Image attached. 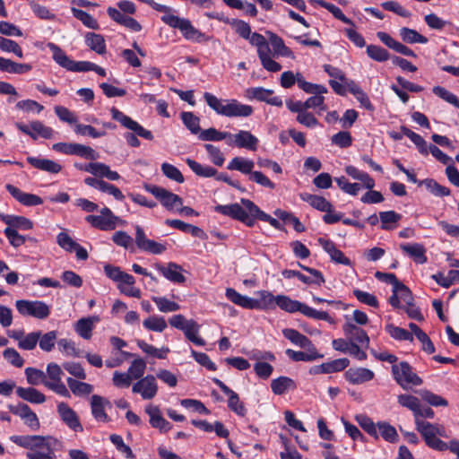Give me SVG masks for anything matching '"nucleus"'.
Returning a JSON list of instances; mask_svg holds the SVG:
<instances>
[{"instance_id":"nucleus-1","label":"nucleus","mask_w":459,"mask_h":459,"mask_svg":"<svg viewBox=\"0 0 459 459\" xmlns=\"http://www.w3.org/2000/svg\"><path fill=\"white\" fill-rule=\"evenodd\" d=\"M10 440L15 445L30 450L26 454L27 459H53L55 452L52 447L56 443V439L50 436L14 435Z\"/></svg>"},{"instance_id":"nucleus-2","label":"nucleus","mask_w":459,"mask_h":459,"mask_svg":"<svg viewBox=\"0 0 459 459\" xmlns=\"http://www.w3.org/2000/svg\"><path fill=\"white\" fill-rule=\"evenodd\" d=\"M204 99L207 105L218 115L228 117H247L254 109L250 105L242 104L238 100H221L210 92H204Z\"/></svg>"},{"instance_id":"nucleus-3","label":"nucleus","mask_w":459,"mask_h":459,"mask_svg":"<svg viewBox=\"0 0 459 459\" xmlns=\"http://www.w3.org/2000/svg\"><path fill=\"white\" fill-rule=\"evenodd\" d=\"M110 114L114 120L117 121L123 127L132 131L133 133H126L124 134L126 143L131 147H139L140 141L137 136L143 137L146 140H152L153 134L151 131L143 127L139 123L133 120L130 117L124 114L122 111L115 107L110 108Z\"/></svg>"},{"instance_id":"nucleus-4","label":"nucleus","mask_w":459,"mask_h":459,"mask_svg":"<svg viewBox=\"0 0 459 459\" xmlns=\"http://www.w3.org/2000/svg\"><path fill=\"white\" fill-rule=\"evenodd\" d=\"M225 295L232 303L247 309H271L274 308L276 306V296H273L267 290L259 291L258 299H254L247 296L241 295L232 288H228Z\"/></svg>"},{"instance_id":"nucleus-5","label":"nucleus","mask_w":459,"mask_h":459,"mask_svg":"<svg viewBox=\"0 0 459 459\" xmlns=\"http://www.w3.org/2000/svg\"><path fill=\"white\" fill-rule=\"evenodd\" d=\"M416 429L421 435L425 444L431 449L443 452L447 450V444L438 437H446V431L443 425L434 424L423 420H417Z\"/></svg>"},{"instance_id":"nucleus-6","label":"nucleus","mask_w":459,"mask_h":459,"mask_svg":"<svg viewBox=\"0 0 459 459\" xmlns=\"http://www.w3.org/2000/svg\"><path fill=\"white\" fill-rule=\"evenodd\" d=\"M49 49L53 52V59L63 68L71 72L94 71L100 76H106L104 68L90 61H74L58 46L48 43Z\"/></svg>"},{"instance_id":"nucleus-7","label":"nucleus","mask_w":459,"mask_h":459,"mask_svg":"<svg viewBox=\"0 0 459 459\" xmlns=\"http://www.w3.org/2000/svg\"><path fill=\"white\" fill-rule=\"evenodd\" d=\"M276 306L286 312H300L302 315L307 317L317 320L330 321L331 319L327 312L317 311L315 308L310 307L298 300L291 299L290 297L285 295L276 296Z\"/></svg>"},{"instance_id":"nucleus-8","label":"nucleus","mask_w":459,"mask_h":459,"mask_svg":"<svg viewBox=\"0 0 459 459\" xmlns=\"http://www.w3.org/2000/svg\"><path fill=\"white\" fill-rule=\"evenodd\" d=\"M392 375L395 382L404 390L422 385V378L418 376L407 361H401L392 366Z\"/></svg>"},{"instance_id":"nucleus-9","label":"nucleus","mask_w":459,"mask_h":459,"mask_svg":"<svg viewBox=\"0 0 459 459\" xmlns=\"http://www.w3.org/2000/svg\"><path fill=\"white\" fill-rule=\"evenodd\" d=\"M161 21L172 28L178 29L188 40L200 41L204 38V34L195 29L187 19L174 14H164Z\"/></svg>"},{"instance_id":"nucleus-10","label":"nucleus","mask_w":459,"mask_h":459,"mask_svg":"<svg viewBox=\"0 0 459 459\" xmlns=\"http://www.w3.org/2000/svg\"><path fill=\"white\" fill-rule=\"evenodd\" d=\"M17 311L23 316L45 319L50 314L49 306L41 300L20 299L15 302Z\"/></svg>"},{"instance_id":"nucleus-11","label":"nucleus","mask_w":459,"mask_h":459,"mask_svg":"<svg viewBox=\"0 0 459 459\" xmlns=\"http://www.w3.org/2000/svg\"><path fill=\"white\" fill-rule=\"evenodd\" d=\"M46 375L48 382H46V387L56 394L64 396L70 397V392L65 385L62 381L64 375L62 368L56 363L51 362L47 366Z\"/></svg>"},{"instance_id":"nucleus-12","label":"nucleus","mask_w":459,"mask_h":459,"mask_svg":"<svg viewBox=\"0 0 459 459\" xmlns=\"http://www.w3.org/2000/svg\"><path fill=\"white\" fill-rule=\"evenodd\" d=\"M144 189L154 195L168 211H176L183 204V199L179 195L163 187L146 184Z\"/></svg>"},{"instance_id":"nucleus-13","label":"nucleus","mask_w":459,"mask_h":459,"mask_svg":"<svg viewBox=\"0 0 459 459\" xmlns=\"http://www.w3.org/2000/svg\"><path fill=\"white\" fill-rule=\"evenodd\" d=\"M214 211L234 220H238L248 227L254 226L255 219H257L252 216L243 204L241 206L237 203L227 205L219 204L214 207Z\"/></svg>"},{"instance_id":"nucleus-14","label":"nucleus","mask_w":459,"mask_h":459,"mask_svg":"<svg viewBox=\"0 0 459 459\" xmlns=\"http://www.w3.org/2000/svg\"><path fill=\"white\" fill-rule=\"evenodd\" d=\"M53 150L66 154L76 155L84 159L96 160L98 155L90 146L76 143H57L53 144Z\"/></svg>"},{"instance_id":"nucleus-15","label":"nucleus","mask_w":459,"mask_h":459,"mask_svg":"<svg viewBox=\"0 0 459 459\" xmlns=\"http://www.w3.org/2000/svg\"><path fill=\"white\" fill-rule=\"evenodd\" d=\"M158 383L153 375H147L132 385V392L139 394L143 400H152L158 394Z\"/></svg>"},{"instance_id":"nucleus-16","label":"nucleus","mask_w":459,"mask_h":459,"mask_svg":"<svg viewBox=\"0 0 459 459\" xmlns=\"http://www.w3.org/2000/svg\"><path fill=\"white\" fill-rule=\"evenodd\" d=\"M259 143L258 138L247 130H239L237 134L230 133L227 138V144L236 146L240 149H247L255 152L257 150Z\"/></svg>"},{"instance_id":"nucleus-17","label":"nucleus","mask_w":459,"mask_h":459,"mask_svg":"<svg viewBox=\"0 0 459 459\" xmlns=\"http://www.w3.org/2000/svg\"><path fill=\"white\" fill-rule=\"evenodd\" d=\"M8 409L10 412L21 418L30 429L36 431L40 428V422L37 414L28 404L19 403L15 405H9Z\"/></svg>"},{"instance_id":"nucleus-18","label":"nucleus","mask_w":459,"mask_h":459,"mask_svg":"<svg viewBox=\"0 0 459 459\" xmlns=\"http://www.w3.org/2000/svg\"><path fill=\"white\" fill-rule=\"evenodd\" d=\"M298 264L303 270L309 273L312 275V277H308V276L301 273L299 271L289 270V269H285L281 272L282 276L286 279L297 277L299 281H301L302 282H304L305 284H307V285L316 284L317 286H320L323 283H325V280L320 271L311 268V267L305 266V265L301 264L300 263H298Z\"/></svg>"},{"instance_id":"nucleus-19","label":"nucleus","mask_w":459,"mask_h":459,"mask_svg":"<svg viewBox=\"0 0 459 459\" xmlns=\"http://www.w3.org/2000/svg\"><path fill=\"white\" fill-rule=\"evenodd\" d=\"M135 244L137 247L144 252L153 255H160L167 250L164 244L147 238L143 230L140 226H135Z\"/></svg>"},{"instance_id":"nucleus-20","label":"nucleus","mask_w":459,"mask_h":459,"mask_svg":"<svg viewBox=\"0 0 459 459\" xmlns=\"http://www.w3.org/2000/svg\"><path fill=\"white\" fill-rule=\"evenodd\" d=\"M7 334L18 342V347L22 350L31 351L35 349L40 337V331L31 332L28 334L23 330L8 331Z\"/></svg>"},{"instance_id":"nucleus-21","label":"nucleus","mask_w":459,"mask_h":459,"mask_svg":"<svg viewBox=\"0 0 459 459\" xmlns=\"http://www.w3.org/2000/svg\"><path fill=\"white\" fill-rule=\"evenodd\" d=\"M273 90L263 87L249 88L246 91V96L248 99H255L272 106L281 107L283 105L282 100L278 96H273Z\"/></svg>"},{"instance_id":"nucleus-22","label":"nucleus","mask_w":459,"mask_h":459,"mask_svg":"<svg viewBox=\"0 0 459 459\" xmlns=\"http://www.w3.org/2000/svg\"><path fill=\"white\" fill-rule=\"evenodd\" d=\"M213 382L229 397V408L238 415L242 417L245 416L247 413V409L244 403L239 400L238 394L228 387L221 380L218 378H214Z\"/></svg>"},{"instance_id":"nucleus-23","label":"nucleus","mask_w":459,"mask_h":459,"mask_svg":"<svg viewBox=\"0 0 459 459\" xmlns=\"http://www.w3.org/2000/svg\"><path fill=\"white\" fill-rule=\"evenodd\" d=\"M350 364L346 358L333 359L321 365L313 366L309 368L310 375L330 374L344 370Z\"/></svg>"},{"instance_id":"nucleus-24","label":"nucleus","mask_w":459,"mask_h":459,"mask_svg":"<svg viewBox=\"0 0 459 459\" xmlns=\"http://www.w3.org/2000/svg\"><path fill=\"white\" fill-rule=\"evenodd\" d=\"M155 268L169 281L174 283H184L186 277L183 275V268L173 262L168 263L166 265L156 264Z\"/></svg>"},{"instance_id":"nucleus-25","label":"nucleus","mask_w":459,"mask_h":459,"mask_svg":"<svg viewBox=\"0 0 459 459\" xmlns=\"http://www.w3.org/2000/svg\"><path fill=\"white\" fill-rule=\"evenodd\" d=\"M145 412L150 418L149 422L152 428L159 429L163 432H168L171 429V423L163 418L160 409L158 406L149 404L145 407Z\"/></svg>"},{"instance_id":"nucleus-26","label":"nucleus","mask_w":459,"mask_h":459,"mask_svg":"<svg viewBox=\"0 0 459 459\" xmlns=\"http://www.w3.org/2000/svg\"><path fill=\"white\" fill-rule=\"evenodd\" d=\"M5 187L15 200L25 206H36L43 203V200L39 195L24 193L11 184H7Z\"/></svg>"},{"instance_id":"nucleus-27","label":"nucleus","mask_w":459,"mask_h":459,"mask_svg":"<svg viewBox=\"0 0 459 459\" xmlns=\"http://www.w3.org/2000/svg\"><path fill=\"white\" fill-rule=\"evenodd\" d=\"M111 407V404L108 400L106 398L93 394L91 398V409L92 416L98 421L108 422L109 418L105 411L106 407Z\"/></svg>"},{"instance_id":"nucleus-28","label":"nucleus","mask_w":459,"mask_h":459,"mask_svg":"<svg viewBox=\"0 0 459 459\" xmlns=\"http://www.w3.org/2000/svg\"><path fill=\"white\" fill-rule=\"evenodd\" d=\"M57 411L62 420L73 430L82 431V426L73 409H71L65 403H60L57 405Z\"/></svg>"},{"instance_id":"nucleus-29","label":"nucleus","mask_w":459,"mask_h":459,"mask_svg":"<svg viewBox=\"0 0 459 459\" xmlns=\"http://www.w3.org/2000/svg\"><path fill=\"white\" fill-rule=\"evenodd\" d=\"M345 379L353 385H360L371 381L375 374L366 368H349L344 374Z\"/></svg>"},{"instance_id":"nucleus-30","label":"nucleus","mask_w":459,"mask_h":459,"mask_svg":"<svg viewBox=\"0 0 459 459\" xmlns=\"http://www.w3.org/2000/svg\"><path fill=\"white\" fill-rule=\"evenodd\" d=\"M379 40L384 43L386 47L394 49L399 54L404 55L406 56L416 57V54L413 50L402 44L401 42L393 39L389 34L384 31H378L377 33Z\"/></svg>"},{"instance_id":"nucleus-31","label":"nucleus","mask_w":459,"mask_h":459,"mask_svg":"<svg viewBox=\"0 0 459 459\" xmlns=\"http://www.w3.org/2000/svg\"><path fill=\"white\" fill-rule=\"evenodd\" d=\"M318 243L324 250L330 255L331 259L337 264L351 265V260L344 255V254L338 249L334 243L329 239L320 238Z\"/></svg>"},{"instance_id":"nucleus-32","label":"nucleus","mask_w":459,"mask_h":459,"mask_svg":"<svg viewBox=\"0 0 459 459\" xmlns=\"http://www.w3.org/2000/svg\"><path fill=\"white\" fill-rule=\"evenodd\" d=\"M257 55L264 69L273 73L281 71V65L271 57V49L267 41L257 48Z\"/></svg>"},{"instance_id":"nucleus-33","label":"nucleus","mask_w":459,"mask_h":459,"mask_svg":"<svg viewBox=\"0 0 459 459\" xmlns=\"http://www.w3.org/2000/svg\"><path fill=\"white\" fill-rule=\"evenodd\" d=\"M27 161L33 168L51 174H57L62 170V166L48 159L39 157H27Z\"/></svg>"},{"instance_id":"nucleus-34","label":"nucleus","mask_w":459,"mask_h":459,"mask_svg":"<svg viewBox=\"0 0 459 459\" xmlns=\"http://www.w3.org/2000/svg\"><path fill=\"white\" fill-rule=\"evenodd\" d=\"M240 202L241 204H243L248 210L249 213L252 216H255L258 220H261L263 221L268 222L271 226H273L275 229L280 228V222L276 219L273 218L269 214L260 210V208L252 201L242 198Z\"/></svg>"},{"instance_id":"nucleus-35","label":"nucleus","mask_w":459,"mask_h":459,"mask_svg":"<svg viewBox=\"0 0 459 459\" xmlns=\"http://www.w3.org/2000/svg\"><path fill=\"white\" fill-rule=\"evenodd\" d=\"M307 349V351H296L291 349H288L286 351V354L290 359L293 361H313L318 359H322L324 357L323 354L319 353L315 347L314 344L309 345L308 347H303Z\"/></svg>"},{"instance_id":"nucleus-36","label":"nucleus","mask_w":459,"mask_h":459,"mask_svg":"<svg viewBox=\"0 0 459 459\" xmlns=\"http://www.w3.org/2000/svg\"><path fill=\"white\" fill-rule=\"evenodd\" d=\"M85 171L100 178H106L109 180H118L120 178L119 174L117 171H113L109 167L101 162H91L88 167L85 168Z\"/></svg>"},{"instance_id":"nucleus-37","label":"nucleus","mask_w":459,"mask_h":459,"mask_svg":"<svg viewBox=\"0 0 459 459\" xmlns=\"http://www.w3.org/2000/svg\"><path fill=\"white\" fill-rule=\"evenodd\" d=\"M207 16L230 24L235 29L236 32L245 39H249L250 35L252 34L249 24L242 20L233 19L230 21L228 18H223L219 14L213 13H208Z\"/></svg>"},{"instance_id":"nucleus-38","label":"nucleus","mask_w":459,"mask_h":459,"mask_svg":"<svg viewBox=\"0 0 459 459\" xmlns=\"http://www.w3.org/2000/svg\"><path fill=\"white\" fill-rule=\"evenodd\" d=\"M400 248L414 260L417 264H425L427 262L426 248L422 244H401Z\"/></svg>"},{"instance_id":"nucleus-39","label":"nucleus","mask_w":459,"mask_h":459,"mask_svg":"<svg viewBox=\"0 0 459 459\" xmlns=\"http://www.w3.org/2000/svg\"><path fill=\"white\" fill-rule=\"evenodd\" d=\"M32 69L30 64L16 63L11 59L0 57V71L14 74H24Z\"/></svg>"},{"instance_id":"nucleus-40","label":"nucleus","mask_w":459,"mask_h":459,"mask_svg":"<svg viewBox=\"0 0 459 459\" xmlns=\"http://www.w3.org/2000/svg\"><path fill=\"white\" fill-rule=\"evenodd\" d=\"M99 321V317L90 316L79 319L74 325L75 332L83 339L90 340L92 336L94 324Z\"/></svg>"},{"instance_id":"nucleus-41","label":"nucleus","mask_w":459,"mask_h":459,"mask_svg":"<svg viewBox=\"0 0 459 459\" xmlns=\"http://www.w3.org/2000/svg\"><path fill=\"white\" fill-rule=\"evenodd\" d=\"M270 43L273 47V56H284L294 59V54L285 44L283 39L278 35L269 32Z\"/></svg>"},{"instance_id":"nucleus-42","label":"nucleus","mask_w":459,"mask_h":459,"mask_svg":"<svg viewBox=\"0 0 459 459\" xmlns=\"http://www.w3.org/2000/svg\"><path fill=\"white\" fill-rule=\"evenodd\" d=\"M342 329L346 336L351 338L356 342L368 347L369 343V337L363 329L351 323H346Z\"/></svg>"},{"instance_id":"nucleus-43","label":"nucleus","mask_w":459,"mask_h":459,"mask_svg":"<svg viewBox=\"0 0 459 459\" xmlns=\"http://www.w3.org/2000/svg\"><path fill=\"white\" fill-rule=\"evenodd\" d=\"M16 394L20 398L30 403L41 404L46 401L45 394L33 387H18Z\"/></svg>"},{"instance_id":"nucleus-44","label":"nucleus","mask_w":459,"mask_h":459,"mask_svg":"<svg viewBox=\"0 0 459 459\" xmlns=\"http://www.w3.org/2000/svg\"><path fill=\"white\" fill-rule=\"evenodd\" d=\"M299 197L302 201L308 203L313 208L318 211L330 212L332 209V204L323 196L301 193L299 194Z\"/></svg>"},{"instance_id":"nucleus-45","label":"nucleus","mask_w":459,"mask_h":459,"mask_svg":"<svg viewBox=\"0 0 459 459\" xmlns=\"http://www.w3.org/2000/svg\"><path fill=\"white\" fill-rule=\"evenodd\" d=\"M1 220L8 225L7 228H12L17 230V229L28 230L32 229L33 223L29 219L23 216L15 215H0Z\"/></svg>"},{"instance_id":"nucleus-46","label":"nucleus","mask_w":459,"mask_h":459,"mask_svg":"<svg viewBox=\"0 0 459 459\" xmlns=\"http://www.w3.org/2000/svg\"><path fill=\"white\" fill-rule=\"evenodd\" d=\"M104 272L110 280L117 282V284L120 282L130 284L133 281V275L123 272L120 267L106 264L104 266Z\"/></svg>"},{"instance_id":"nucleus-47","label":"nucleus","mask_w":459,"mask_h":459,"mask_svg":"<svg viewBox=\"0 0 459 459\" xmlns=\"http://www.w3.org/2000/svg\"><path fill=\"white\" fill-rule=\"evenodd\" d=\"M136 344L146 355L160 359H166L170 351L168 347L156 348L143 340H137Z\"/></svg>"},{"instance_id":"nucleus-48","label":"nucleus","mask_w":459,"mask_h":459,"mask_svg":"<svg viewBox=\"0 0 459 459\" xmlns=\"http://www.w3.org/2000/svg\"><path fill=\"white\" fill-rule=\"evenodd\" d=\"M379 219L382 230H393L397 227L402 215L394 211L380 212Z\"/></svg>"},{"instance_id":"nucleus-49","label":"nucleus","mask_w":459,"mask_h":459,"mask_svg":"<svg viewBox=\"0 0 459 459\" xmlns=\"http://www.w3.org/2000/svg\"><path fill=\"white\" fill-rule=\"evenodd\" d=\"M254 166L255 163L252 160L235 157L228 164L227 169L230 170H238L243 174H248L250 176L253 172Z\"/></svg>"},{"instance_id":"nucleus-50","label":"nucleus","mask_w":459,"mask_h":459,"mask_svg":"<svg viewBox=\"0 0 459 459\" xmlns=\"http://www.w3.org/2000/svg\"><path fill=\"white\" fill-rule=\"evenodd\" d=\"M272 391L278 395L296 388L295 382L288 377H280L271 382Z\"/></svg>"},{"instance_id":"nucleus-51","label":"nucleus","mask_w":459,"mask_h":459,"mask_svg":"<svg viewBox=\"0 0 459 459\" xmlns=\"http://www.w3.org/2000/svg\"><path fill=\"white\" fill-rule=\"evenodd\" d=\"M86 45L96 53L102 55L106 52V43L102 35L94 32H87L85 35Z\"/></svg>"},{"instance_id":"nucleus-52","label":"nucleus","mask_w":459,"mask_h":459,"mask_svg":"<svg viewBox=\"0 0 459 459\" xmlns=\"http://www.w3.org/2000/svg\"><path fill=\"white\" fill-rule=\"evenodd\" d=\"M200 325L193 319L188 321V324L185 325L182 330L187 340L198 346L205 345V341L198 336Z\"/></svg>"},{"instance_id":"nucleus-53","label":"nucleus","mask_w":459,"mask_h":459,"mask_svg":"<svg viewBox=\"0 0 459 459\" xmlns=\"http://www.w3.org/2000/svg\"><path fill=\"white\" fill-rule=\"evenodd\" d=\"M186 164L191 169V170L195 173L197 176L202 178H212L217 175V170L208 165H202L201 163L187 158L186 160Z\"/></svg>"},{"instance_id":"nucleus-54","label":"nucleus","mask_w":459,"mask_h":459,"mask_svg":"<svg viewBox=\"0 0 459 459\" xmlns=\"http://www.w3.org/2000/svg\"><path fill=\"white\" fill-rule=\"evenodd\" d=\"M66 382L69 388L68 390H70L74 395H88L93 391V386L91 384L78 381L73 377H68Z\"/></svg>"},{"instance_id":"nucleus-55","label":"nucleus","mask_w":459,"mask_h":459,"mask_svg":"<svg viewBox=\"0 0 459 459\" xmlns=\"http://www.w3.org/2000/svg\"><path fill=\"white\" fill-rule=\"evenodd\" d=\"M92 227L101 230H112L117 227V222L100 215H88L85 218Z\"/></svg>"},{"instance_id":"nucleus-56","label":"nucleus","mask_w":459,"mask_h":459,"mask_svg":"<svg viewBox=\"0 0 459 459\" xmlns=\"http://www.w3.org/2000/svg\"><path fill=\"white\" fill-rule=\"evenodd\" d=\"M345 172L352 178L361 181L366 188H374L375 181L367 172L361 171L353 166H347Z\"/></svg>"},{"instance_id":"nucleus-57","label":"nucleus","mask_w":459,"mask_h":459,"mask_svg":"<svg viewBox=\"0 0 459 459\" xmlns=\"http://www.w3.org/2000/svg\"><path fill=\"white\" fill-rule=\"evenodd\" d=\"M26 380L30 385H44L48 382L47 375L44 371L36 368H26L24 370Z\"/></svg>"},{"instance_id":"nucleus-58","label":"nucleus","mask_w":459,"mask_h":459,"mask_svg":"<svg viewBox=\"0 0 459 459\" xmlns=\"http://www.w3.org/2000/svg\"><path fill=\"white\" fill-rule=\"evenodd\" d=\"M399 35L403 41L408 44H426L428 42V39L425 36L420 34L415 30L407 27L401 28L399 30Z\"/></svg>"},{"instance_id":"nucleus-59","label":"nucleus","mask_w":459,"mask_h":459,"mask_svg":"<svg viewBox=\"0 0 459 459\" xmlns=\"http://www.w3.org/2000/svg\"><path fill=\"white\" fill-rule=\"evenodd\" d=\"M420 186H424L428 191H429L435 196H447L451 191L448 187L441 186L436 180L432 178H426L419 182Z\"/></svg>"},{"instance_id":"nucleus-60","label":"nucleus","mask_w":459,"mask_h":459,"mask_svg":"<svg viewBox=\"0 0 459 459\" xmlns=\"http://www.w3.org/2000/svg\"><path fill=\"white\" fill-rule=\"evenodd\" d=\"M283 336L290 340L292 343L302 347H308L313 344L312 342L299 331L291 328H286L282 331Z\"/></svg>"},{"instance_id":"nucleus-61","label":"nucleus","mask_w":459,"mask_h":459,"mask_svg":"<svg viewBox=\"0 0 459 459\" xmlns=\"http://www.w3.org/2000/svg\"><path fill=\"white\" fill-rule=\"evenodd\" d=\"M310 2L312 4H318L324 8H325L326 10H328L336 19L342 21V22L346 23V24H350V25H354L351 19H349L348 17H346L343 13L342 12V10L331 4V3H328L325 0H310Z\"/></svg>"},{"instance_id":"nucleus-62","label":"nucleus","mask_w":459,"mask_h":459,"mask_svg":"<svg viewBox=\"0 0 459 459\" xmlns=\"http://www.w3.org/2000/svg\"><path fill=\"white\" fill-rule=\"evenodd\" d=\"M71 12L73 15L77 20L81 21L85 27L92 30H98L100 28L97 20L91 14L86 13L85 11H82L75 7H72Z\"/></svg>"},{"instance_id":"nucleus-63","label":"nucleus","mask_w":459,"mask_h":459,"mask_svg":"<svg viewBox=\"0 0 459 459\" xmlns=\"http://www.w3.org/2000/svg\"><path fill=\"white\" fill-rule=\"evenodd\" d=\"M230 136V132H221L217 129L211 127L205 130H200L198 133V138L201 141H213L220 142L226 140Z\"/></svg>"},{"instance_id":"nucleus-64","label":"nucleus","mask_w":459,"mask_h":459,"mask_svg":"<svg viewBox=\"0 0 459 459\" xmlns=\"http://www.w3.org/2000/svg\"><path fill=\"white\" fill-rule=\"evenodd\" d=\"M183 124L194 134L200 132V118L193 112L184 111L180 114Z\"/></svg>"}]
</instances>
